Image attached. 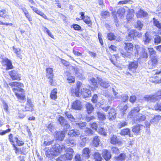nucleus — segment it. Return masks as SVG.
<instances>
[{"mask_svg": "<svg viewBox=\"0 0 161 161\" xmlns=\"http://www.w3.org/2000/svg\"><path fill=\"white\" fill-rule=\"evenodd\" d=\"M9 85L13 88V91L15 93L18 100L23 102L25 100V96L24 90L21 87L23 86L22 83L19 82L10 83Z\"/></svg>", "mask_w": 161, "mask_h": 161, "instance_id": "nucleus-1", "label": "nucleus"}, {"mask_svg": "<svg viewBox=\"0 0 161 161\" xmlns=\"http://www.w3.org/2000/svg\"><path fill=\"white\" fill-rule=\"evenodd\" d=\"M64 148L65 147L64 146L61 147L59 144H56L53 145L51 149L47 148L45 152L46 155L50 160H52L55 156L58 155L62 149Z\"/></svg>", "mask_w": 161, "mask_h": 161, "instance_id": "nucleus-2", "label": "nucleus"}, {"mask_svg": "<svg viewBox=\"0 0 161 161\" xmlns=\"http://www.w3.org/2000/svg\"><path fill=\"white\" fill-rule=\"evenodd\" d=\"M161 96V90L158 91L153 95H146L143 97V100L148 102H155L161 98L159 97Z\"/></svg>", "mask_w": 161, "mask_h": 161, "instance_id": "nucleus-3", "label": "nucleus"}, {"mask_svg": "<svg viewBox=\"0 0 161 161\" xmlns=\"http://www.w3.org/2000/svg\"><path fill=\"white\" fill-rule=\"evenodd\" d=\"M136 51L137 54L139 52V55L140 57L142 58H147L148 57L147 53L146 51V49L144 47L140 48L139 46L135 45Z\"/></svg>", "mask_w": 161, "mask_h": 161, "instance_id": "nucleus-4", "label": "nucleus"}, {"mask_svg": "<svg viewBox=\"0 0 161 161\" xmlns=\"http://www.w3.org/2000/svg\"><path fill=\"white\" fill-rule=\"evenodd\" d=\"M133 118V122L135 123L138 122H141L145 120L146 119V117L141 114H139L136 115V117Z\"/></svg>", "mask_w": 161, "mask_h": 161, "instance_id": "nucleus-5", "label": "nucleus"}, {"mask_svg": "<svg viewBox=\"0 0 161 161\" xmlns=\"http://www.w3.org/2000/svg\"><path fill=\"white\" fill-rule=\"evenodd\" d=\"M139 32L135 30L130 31L126 37V39L129 41L131 40L134 39V36H136L138 35Z\"/></svg>", "mask_w": 161, "mask_h": 161, "instance_id": "nucleus-6", "label": "nucleus"}, {"mask_svg": "<svg viewBox=\"0 0 161 161\" xmlns=\"http://www.w3.org/2000/svg\"><path fill=\"white\" fill-rule=\"evenodd\" d=\"M66 153L64 156L68 160H71L73 157V154L74 153V150L72 148H69L67 149Z\"/></svg>", "mask_w": 161, "mask_h": 161, "instance_id": "nucleus-7", "label": "nucleus"}, {"mask_svg": "<svg viewBox=\"0 0 161 161\" xmlns=\"http://www.w3.org/2000/svg\"><path fill=\"white\" fill-rule=\"evenodd\" d=\"M9 75L11 76L12 79L13 80H20V76L19 74L17 73V72L14 70H12L9 72Z\"/></svg>", "mask_w": 161, "mask_h": 161, "instance_id": "nucleus-8", "label": "nucleus"}, {"mask_svg": "<svg viewBox=\"0 0 161 161\" xmlns=\"http://www.w3.org/2000/svg\"><path fill=\"white\" fill-rule=\"evenodd\" d=\"M65 133L62 131H56L54 135L55 137L57 140L62 141L64 137Z\"/></svg>", "mask_w": 161, "mask_h": 161, "instance_id": "nucleus-9", "label": "nucleus"}, {"mask_svg": "<svg viewBox=\"0 0 161 161\" xmlns=\"http://www.w3.org/2000/svg\"><path fill=\"white\" fill-rule=\"evenodd\" d=\"M138 64L137 61H132L129 63L128 68L129 70L134 71L137 68Z\"/></svg>", "mask_w": 161, "mask_h": 161, "instance_id": "nucleus-10", "label": "nucleus"}, {"mask_svg": "<svg viewBox=\"0 0 161 161\" xmlns=\"http://www.w3.org/2000/svg\"><path fill=\"white\" fill-rule=\"evenodd\" d=\"M98 82L100 85L104 88H107L109 86V83L108 81L103 80L101 78L98 77Z\"/></svg>", "mask_w": 161, "mask_h": 161, "instance_id": "nucleus-11", "label": "nucleus"}, {"mask_svg": "<svg viewBox=\"0 0 161 161\" xmlns=\"http://www.w3.org/2000/svg\"><path fill=\"white\" fill-rule=\"evenodd\" d=\"M140 110L139 107H137L134 108L129 112L128 115V117L132 118L135 117L136 113H138Z\"/></svg>", "mask_w": 161, "mask_h": 161, "instance_id": "nucleus-12", "label": "nucleus"}, {"mask_svg": "<svg viewBox=\"0 0 161 161\" xmlns=\"http://www.w3.org/2000/svg\"><path fill=\"white\" fill-rule=\"evenodd\" d=\"M3 63L5 64L7 66L6 69L8 70L13 68L12 62L8 58H5L3 60Z\"/></svg>", "mask_w": 161, "mask_h": 161, "instance_id": "nucleus-13", "label": "nucleus"}, {"mask_svg": "<svg viewBox=\"0 0 161 161\" xmlns=\"http://www.w3.org/2000/svg\"><path fill=\"white\" fill-rule=\"evenodd\" d=\"M26 111H32L33 110V105L30 99H28L27 103L25 107Z\"/></svg>", "mask_w": 161, "mask_h": 161, "instance_id": "nucleus-14", "label": "nucleus"}, {"mask_svg": "<svg viewBox=\"0 0 161 161\" xmlns=\"http://www.w3.org/2000/svg\"><path fill=\"white\" fill-rule=\"evenodd\" d=\"M72 108L74 109L80 110L81 105L80 102L78 100L74 102L72 104Z\"/></svg>", "mask_w": 161, "mask_h": 161, "instance_id": "nucleus-15", "label": "nucleus"}, {"mask_svg": "<svg viewBox=\"0 0 161 161\" xmlns=\"http://www.w3.org/2000/svg\"><path fill=\"white\" fill-rule=\"evenodd\" d=\"M102 155L103 157L106 161H108L111 158V155L110 153L108 150L104 149L103 150Z\"/></svg>", "mask_w": 161, "mask_h": 161, "instance_id": "nucleus-16", "label": "nucleus"}, {"mask_svg": "<svg viewBox=\"0 0 161 161\" xmlns=\"http://www.w3.org/2000/svg\"><path fill=\"white\" fill-rule=\"evenodd\" d=\"M115 88V87H113L112 88L113 92L114 97L113 96L112 97L111 96H108V100L109 101H112L114 99H117L120 98V96L119 95H118V92H116Z\"/></svg>", "mask_w": 161, "mask_h": 161, "instance_id": "nucleus-17", "label": "nucleus"}, {"mask_svg": "<svg viewBox=\"0 0 161 161\" xmlns=\"http://www.w3.org/2000/svg\"><path fill=\"white\" fill-rule=\"evenodd\" d=\"M110 140V143L113 145H115L116 144H119L121 143L120 141L118 140L115 135L111 136Z\"/></svg>", "mask_w": 161, "mask_h": 161, "instance_id": "nucleus-18", "label": "nucleus"}, {"mask_svg": "<svg viewBox=\"0 0 161 161\" xmlns=\"http://www.w3.org/2000/svg\"><path fill=\"white\" fill-rule=\"evenodd\" d=\"M125 48L128 53H130L133 51V46L132 43H125Z\"/></svg>", "mask_w": 161, "mask_h": 161, "instance_id": "nucleus-19", "label": "nucleus"}, {"mask_svg": "<svg viewBox=\"0 0 161 161\" xmlns=\"http://www.w3.org/2000/svg\"><path fill=\"white\" fill-rule=\"evenodd\" d=\"M80 93L85 97H87L91 95V92L89 90L84 88L82 90Z\"/></svg>", "mask_w": 161, "mask_h": 161, "instance_id": "nucleus-20", "label": "nucleus"}, {"mask_svg": "<svg viewBox=\"0 0 161 161\" xmlns=\"http://www.w3.org/2000/svg\"><path fill=\"white\" fill-rule=\"evenodd\" d=\"M115 111L114 109H111L108 115L109 120L114 119L116 117Z\"/></svg>", "mask_w": 161, "mask_h": 161, "instance_id": "nucleus-21", "label": "nucleus"}, {"mask_svg": "<svg viewBox=\"0 0 161 161\" xmlns=\"http://www.w3.org/2000/svg\"><path fill=\"white\" fill-rule=\"evenodd\" d=\"M80 140L79 142V145L81 147H84L87 141L86 138L83 136L81 135L80 137Z\"/></svg>", "mask_w": 161, "mask_h": 161, "instance_id": "nucleus-22", "label": "nucleus"}, {"mask_svg": "<svg viewBox=\"0 0 161 161\" xmlns=\"http://www.w3.org/2000/svg\"><path fill=\"white\" fill-rule=\"evenodd\" d=\"M151 39L150 35L147 32H146L145 34L143 39L144 43L145 44H147L149 43L151 40Z\"/></svg>", "mask_w": 161, "mask_h": 161, "instance_id": "nucleus-23", "label": "nucleus"}, {"mask_svg": "<svg viewBox=\"0 0 161 161\" xmlns=\"http://www.w3.org/2000/svg\"><path fill=\"white\" fill-rule=\"evenodd\" d=\"M136 16L138 18L146 17L148 15L147 13L141 9H139L136 13Z\"/></svg>", "mask_w": 161, "mask_h": 161, "instance_id": "nucleus-24", "label": "nucleus"}, {"mask_svg": "<svg viewBox=\"0 0 161 161\" xmlns=\"http://www.w3.org/2000/svg\"><path fill=\"white\" fill-rule=\"evenodd\" d=\"M80 134V131L76 130H71L68 133L69 135L74 137H75L76 136H78Z\"/></svg>", "mask_w": 161, "mask_h": 161, "instance_id": "nucleus-25", "label": "nucleus"}, {"mask_svg": "<svg viewBox=\"0 0 161 161\" xmlns=\"http://www.w3.org/2000/svg\"><path fill=\"white\" fill-rule=\"evenodd\" d=\"M47 71L46 76L47 78H53V69L52 68H48L46 69Z\"/></svg>", "mask_w": 161, "mask_h": 161, "instance_id": "nucleus-26", "label": "nucleus"}, {"mask_svg": "<svg viewBox=\"0 0 161 161\" xmlns=\"http://www.w3.org/2000/svg\"><path fill=\"white\" fill-rule=\"evenodd\" d=\"M82 156L85 158H88L89 157L90 150L88 148H85L82 151Z\"/></svg>", "mask_w": 161, "mask_h": 161, "instance_id": "nucleus-27", "label": "nucleus"}, {"mask_svg": "<svg viewBox=\"0 0 161 161\" xmlns=\"http://www.w3.org/2000/svg\"><path fill=\"white\" fill-rule=\"evenodd\" d=\"M57 90L56 88H55L53 90L51 93L50 97L52 99L55 100L57 97Z\"/></svg>", "mask_w": 161, "mask_h": 161, "instance_id": "nucleus-28", "label": "nucleus"}, {"mask_svg": "<svg viewBox=\"0 0 161 161\" xmlns=\"http://www.w3.org/2000/svg\"><path fill=\"white\" fill-rule=\"evenodd\" d=\"M65 142L69 146L73 147L76 145V143L74 139L69 138L65 141Z\"/></svg>", "mask_w": 161, "mask_h": 161, "instance_id": "nucleus-29", "label": "nucleus"}, {"mask_svg": "<svg viewBox=\"0 0 161 161\" xmlns=\"http://www.w3.org/2000/svg\"><path fill=\"white\" fill-rule=\"evenodd\" d=\"M149 52L150 58H153L157 56L156 52L154 50L153 48L149 47L148 48Z\"/></svg>", "mask_w": 161, "mask_h": 161, "instance_id": "nucleus-30", "label": "nucleus"}, {"mask_svg": "<svg viewBox=\"0 0 161 161\" xmlns=\"http://www.w3.org/2000/svg\"><path fill=\"white\" fill-rule=\"evenodd\" d=\"M126 155L124 153H121L118 156L115 157L116 161H123L125 159Z\"/></svg>", "mask_w": 161, "mask_h": 161, "instance_id": "nucleus-31", "label": "nucleus"}, {"mask_svg": "<svg viewBox=\"0 0 161 161\" xmlns=\"http://www.w3.org/2000/svg\"><path fill=\"white\" fill-rule=\"evenodd\" d=\"M13 47V51L14 53L16 54V56L20 59H22V57L20 53V49L19 48H15L14 46Z\"/></svg>", "mask_w": 161, "mask_h": 161, "instance_id": "nucleus-32", "label": "nucleus"}, {"mask_svg": "<svg viewBox=\"0 0 161 161\" xmlns=\"http://www.w3.org/2000/svg\"><path fill=\"white\" fill-rule=\"evenodd\" d=\"M86 108L87 112L88 114H90L92 112L94 109L93 106L90 103H87L86 105Z\"/></svg>", "mask_w": 161, "mask_h": 161, "instance_id": "nucleus-33", "label": "nucleus"}, {"mask_svg": "<svg viewBox=\"0 0 161 161\" xmlns=\"http://www.w3.org/2000/svg\"><path fill=\"white\" fill-rule=\"evenodd\" d=\"M94 159L96 161H101L102 158L100 154L97 152H96L94 154Z\"/></svg>", "mask_w": 161, "mask_h": 161, "instance_id": "nucleus-34", "label": "nucleus"}, {"mask_svg": "<svg viewBox=\"0 0 161 161\" xmlns=\"http://www.w3.org/2000/svg\"><path fill=\"white\" fill-rule=\"evenodd\" d=\"M161 119V116L160 115L155 116H154L153 119L150 120V122L152 124L155 122L157 123Z\"/></svg>", "mask_w": 161, "mask_h": 161, "instance_id": "nucleus-35", "label": "nucleus"}, {"mask_svg": "<svg viewBox=\"0 0 161 161\" xmlns=\"http://www.w3.org/2000/svg\"><path fill=\"white\" fill-rule=\"evenodd\" d=\"M153 19L154 25L158 27L159 29L161 30V24L158 19H156L155 18H153Z\"/></svg>", "mask_w": 161, "mask_h": 161, "instance_id": "nucleus-36", "label": "nucleus"}, {"mask_svg": "<svg viewBox=\"0 0 161 161\" xmlns=\"http://www.w3.org/2000/svg\"><path fill=\"white\" fill-rule=\"evenodd\" d=\"M100 142V139L98 136H95L93 138V143L94 145L97 147L99 145V142Z\"/></svg>", "mask_w": 161, "mask_h": 161, "instance_id": "nucleus-37", "label": "nucleus"}, {"mask_svg": "<svg viewBox=\"0 0 161 161\" xmlns=\"http://www.w3.org/2000/svg\"><path fill=\"white\" fill-rule=\"evenodd\" d=\"M97 114L100 120H103L106 119V115L103 112H98L97 113Z\"/></svg>", "mask_w": 161, "mask_h": 161, "instance_id": "nucleus-38", "label": "nucleus"}, {"mask_svg": "<svg viewBox=\"0 0 161 161\" xmlns=\"http://www.w3.org/2000/svg\"><path fill=\"white\" fill-rule=\"evenodd\" d=\"M125 13V9L123 8H121L118 10L117 14H118L120 17H121Z\"/></svg>", "mask_w": 161, "mask_h": 161, "instance_id": "nucleus-39", "label": "nucleus"}, {"mask_svg": "<svg viewBox=\"0 0 161 161\" xmlns=\"http://www.w3.org/2000/svg\"><path fill=\"white\" fill-rule=\"evenodd\" d=\"M0 16L4 19H8V17L6 14V11L5 10H0Z\"/></svg>", "mask_w": 161, "mask_h": 161, "instance_id": "nucleus-40", "label": "nucleus"}, {"mask_svg": "<svg viewBox=\"0 0 161 161\" xmlns=\"http://www.w3.org/2000/svg\"><path fill=\"white\" fill-rule=\"evenodd\" d=\"M84 22L87 24L89 25V26H91L92 25L91 21L90 18L87 16H86L83 19Z\"/></svg>", "mask_w": 161, "mask_h": 161, "instance_id": "nucleus-41", "label": "nucleus"}, {"mask_svg": "<svg viewBox=\"0 0 161 161\" xmlns=\"http://www.w3.org/2000/svg\"><path fill=\"white\" fill-rule=\"evenodd\" d=\"M65 115L67 118L71 122H73L75 121V119L74 118L70 113L68 112H66L65 113Z\"/></svg>", "mask_w": 161, "mask_h": 161, "instance_id": "nucleus-42", "label": "nucleus"}, {"mask_svg": "<svg viewBox=\"0 0 161 161\" xmlns=\"http://www.w3.org/2000/svg\"><path fill=\"white\" fill-rule=\"evenodd\" d=\"M130 133V130L129 129L126 128L122 130L120 134L122 135H128Z\"/></svg>", "mask_w": 161, "mask_h": 161, "instance_id": "nucleus-43", "label": "nucleus"}, {"mask_svg": "<svg viewBox=\"0 0 161 161\" xmlns=\"http://www.w3.org/2000/svg\"><path fill=\"white\" fill-rule=\"evenodd\" d=\"M151 59L153 65L152 67H154L158 63L157 57L156 56L153 58H151Z\"/></svg>", "mask_w": 161, "mask_h": 161, "instance_id": "nucleus-44", "label": "nucleus"}, {"mask_svg": "<svg viewBox=\"0 0 161 161\" xmlns=\"http://www.w3.org/2000/svg\"><path fill=\"white\" fill-rule=\"evenodd\" d=\"M58 121L61 125H63L64 124L66 123V122L67 121L64 119V117L62 116H60L59 118Z\"/></svg>", "mask_w": 161, "mask_h": 161, "instance_id": "nucleus-45", "label": "nucleus"}, {"mask_svg": "<svg viewBox=\"0 0 161 161\" xmlns=\"http://www.w3.org/2000/svg\"><path fill=\"white\" fill-rule=\"evenodd\" d=\"M14 140L16 142L17 145L19 146L23 145L24 144L23 141L18 140L17 137H15L14 138Z\"/></svg>", "mask_w": 161, "mask_h": 161, "instance_id": "nucleus-46", "label": "nucleus"}, {"mask_svg": "<svg viewBox=\"0 0 161 161\" xmlns=\"http://www.w3.org/2000/svg\"><path fill=\"white\" fill-rule=\"evenodd\" d=\"M97 77L96 79L94 77H92L90 79V81L92 83L93 85L96 87H97V81H98Z\"/></svg>", "mask_w": 161, "mask_h": 161, "instance_id": "nucleus-47", "label": "nucleus"}, {"mask_svg": "<svg viewBox=\"0 0 161 161\" xmlns=\"http://www.w3.org/2000/svg\"><path fill=\"white\" fill-rule=\"evenodd\" d=\"M127 124V123L125 121H120L118 124V126L119 128H121L126 126Z\"/></svg>", "mask_w": 161, "mask_h": 161, "instance_id": "nucleus-48", "label": "nucleus"}, {"mask_svg": "<svg viewBox=\"0 0 161 161\" xmlns=\"http://www.w3.org/2000/svg\"><path fill=\"white\" fill-rule=\"evenodd\" d=\"M140 125H138L134 127L132 129V131L136 133H138L140 130Z\"/></svg>", "mask_w": 161, "mask_h": 161, "instance_id": "nucleus-49", "label": "nucleus"}, {"mask_svg": "<svg viewBox=\"0 0 161 161\" xmlns=\"http://www.w3.org/2000/svg\"><path fill=\"white\" fill-rule=\"evenodd\" d=\"M76 126H78V127L80 129H83L86 126V123L84 122H82L80 123H76Z\"/></svg>", "mask_w": 161, "mask_h": 161, "instance_id": "nucleus-50", "label": "nucleus"}, {"mask_svg": "<svg viewBox=\"0 0 161 161\" xmlns=\"http://www.w3.org/2000/svg\"><path fill=\"white\" fill-rule=\"evenodd\" d=\"M44 32H46L47 34L51 38L54 39L53 36L51 32L46 27H44Z\"/></svg>", "mask_w": 161, "mask_h": 161, "instance_id": "nucleus-51", "label": "nucleus"}, {"mask_svg": "<svg viewBox=\"0 0 161 161\" xmlns=\"http://www.w3.org/2000/svg\"><path fill=\"white\" fill-rule=\"evenodd\" d=\"M154 108L156 110L161 111V103H157L154 106Z\"/></svg>", "mask_w": 161, "mask_h": 161, "instance_id": "nucleus-52", "label": "nucleus"}, {"mask_svg": "<svg viewBox=\"0 0 161 161\" xmlns=\"http://www.w3.org/2000/svg\"><path fill=\"white\" fill-rule=\"evenodd\" d=\"M63 126H64V130L63 131L64 132L66 133V132L67 131L68 129L69 128L70 126L68 124L67 121L66 122V124H64Z\"/></svg>", "mask_w": 161, "mask_h": 161, "instance_id": "nucleus-53", "label": "nucleus"}, {"mask_svg": "<svg viewBox=\"0 0 161 161\" xmlns=\"http://www.w3.org/2000/svg\"><path fill=\"white\" fill-rule=\"evenodd\" d=\"M98 133L102 135L106 136L107 135L106 132L105 131V129L103 128H101L99 129L98 131Z\"/></svg>", "mask_w": 161, "mask_h": 161, "instance_id": "nucleus-54", "label": "nucleus"}, {"mask_svg": "<svg viewBox=\"0 0 161 161\" xmlns=\"http://www.w3.org/2000/svg\"><path fill=\"white\" fill-rule=\"evenodd\" d=\"M102 16L104 18H106L109 16V13L107 11H102L101 13Z\"/></svg>", "mask_w": 161, "mask_h": 161, "instance_id": "nucleus-55", "label": "nucleus"}, {"mask_svg": "<svg viewBox=\"0 0 161 161\" xmlns=\"http://www.w3.org/2000/svg\"><path fill=\"white\" fill-rule=\"evenodd\" d=\"M143 26V25L142 24L141 22L140 21H138L137 24L136 25V27L139 30H141Z\"/></svg>", "mask_w": 161, "mask_h": 161, "instance_id": "nucleus-56", "label": "nucleus"}, {"mask_svg": "<svg viewBox=\"0 0 161 161\" xmlns=\"http://www.w3.org/2000/svg\"><path fill=\"white\" fill-rule=\"evenodd\" d=\"M108 38L110 40H113L115 39V36L112 33H110L108 35Z\"/></svg>", "mask_w": 161, "mask_h": 161, "instance_id": "nucleus-57", "label": "nucleus"}, {"mask_svg": "<svg viewBox=\"0 0 161 161\" xmlns=\"http://www.w3.org/2000/svg\"><path fill=\"white\" fill-rule=\"evenodd\" d=\"M161 41V37L159 36H157L154 38V42L155 43L158 44L160 43Z\"/></svg>", "mask_w": 161, "mask_h": 161, "instance_id": "nucleus-58", "label": "nucleus"}, {"mask_svg": "<svg viewBox=\"0 0 161 161\" xmlns=\"http://www.w3.org/2000/svg\"><path fill=\"white\" fill-rule=\"evenodd\" d=\"M85 131L86 134L87 135H92L93 134L92 131L90 128H86Z\"/></svg>", "mask_w": 161, "mask_h": 161, "instance_id": "nucleus-59", "label": "nucleus"}, {"mask_svg": "<svg viewBox=\"0 0 161 161\" xmlns=\"http://www.w3.org/2000/svg\"><path fill=\"white\" fill-rule=\"evenodd\" d=\"M67 80L69 83H73L75 81V79L73 76H69L67 78Z\"/></svg>", "mask_w": 161, "mask_h": 161, "instance_id": "nucleus-60", "label": "nucleus"}, {"mask_svg": "<svg viewBox=\"0 0 161 161\" xmlns=\"http://www.w3.org/2000/svg\"><path fill=\"white\" fill-rule=\"evenodd\" d=\"M81 85V83L79 81H78L77 83V88L75 89V92H76V95L77 96H78L77 95V92H78L79 88L80 87V86Z\"/></svg>", "mask_w": 161, "mask_h": 161, "instance_id": "nucleus-61", "label": "nucleus"}, {"mask_svg": "<svg viewBox=\"0 0 161 161\" xmlns=\"http://www.w3.org/2000/svg\"><path fill=\"white\" fill-rule=\"evenodd\" d=\"M131 1L130 0H125L123 1H121L119 2L118 3V5L124 4L129 3V2H131Z\"/></svg>", "mask_w": 161, "mask_h": 161, "instance_id": "nucleus-62", "label": "nucleus"}, {"mask_svg": "<svg viewBox=\"0 0 161 161\" xmlns=\"http://www.w3.org/2000/svg\"><path fill=\"white\" fill-rule=\"evenodd\" d=\"M73 28L74 30L77 31H79L81 29V27L77 24H74L73 25Z\"/></svg>", "mask_w": 161, "mask_h": 161, "instance_id": "nucleus-63", "label": "nucleus"}, {"mask_svg": "<svg viewBox=\"0 0 161 161\" xmlns=\"http://www.w3.org/2000/svg\"><path fill=\"white\" fill-rule=\"evenodd\" d=\"M75 161H81V158L80 157V155L77 154L75 156Z\"/></svg>", "mask_w": 161, "mask_h": 161, "instance_id": "nucleus-64", "label": "nucleus"}]
</instances>
